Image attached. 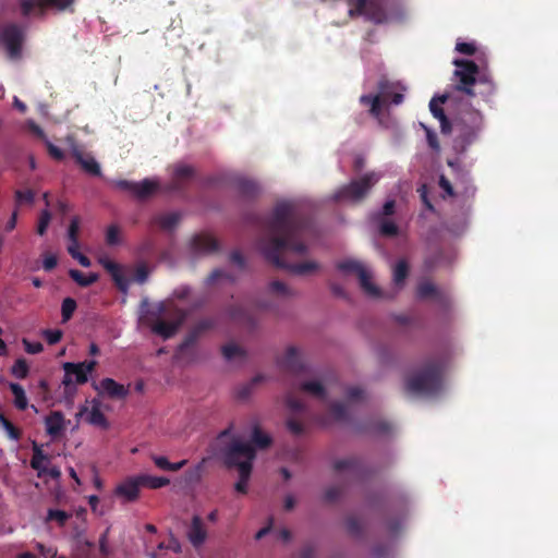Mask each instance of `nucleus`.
Returning a JSON list of instances; mask_svg holds the SVG:
<instances>
[{
    "instance_id": "nucleus-34",
    "label": "nucleus",
    "mask_w": 558,
    "mask_h": 558,
    "mask_svg": "<svg viewBox=\"0 0 558 558\" xmlns=\"http://www.w3.org/2000/svg\"><path fill=\"white\" fill-rule=\"evenodd\" d=\"M300 390L319 399H324L326 397V389L324 385L318 380L303 381L300 385Z\"/></svg>"
},
{
    "instance_id": "nucleus-11",
    "label": "nucleus",
    "mask_w": 558,
    "mask_h": 558,
    "mask_svg": "<svg viewBox=\"0 0 558 558\" xmlns=\"http://www.w3.org/2000/svg\"><path fill=\"white\" fill-rule=\"evenodd\" d=\"M116 187L121 191L130 192L137 198L144 199L157 192L158 182L145 179L142 182H133L129 180H118L114 182Z\"/></svg>"
},
{
    "instance_id": "nucleus-12",
    "label": "nucleus",
    "mask_w": 558,
    "mask_h": 558,
    "mask_svg": "<svg viewBox=\"0 0 558 558\" xmlns=\"http://www.w3.org/2000/svg\"><path fill=\"white\" fill-rule=\"evenodd\" d=\"M281 368L294 375L306 373V365L304 364L299 350L291 345L286 350L284 355L279 361Z\"/></svg>"
},
{
    "instance_id": "nucleus-58",
    "label": "nucleus",
    "mask_w": 558,
    "mask_h": 558,
    "mask_svg": "<svg viewBox=\"0 0 558 558\" xmlns=\"http://www.w3.org/2000/svg\"><path fill=\"white\" fill-rule=\"evenodd\" d=\"M269 290L271 293H275V294L281 295V296H288L291 294L288 287L279 280L271 281L269 283Z\"/></svg>"
},
{
    "instance_id": "nucleus-10",
    "label": "nucleus",
    "mask_w": 558,
    "mask_h": 558,
    "mask_svg": "<svg viewBox=\"0 0 558 558\" xmlns=\"http://www.w3.org/2000/svg\"><path fill=\"white\" fill-rule=\"evenodd\" d=\"M24 32L15 23L4 25L0 31V41L4 45L10 59H17L22 53Z\"/></svg>"
},
{
    "instance_id": "nucleus-39",
    "label": "nucleus",
    "mask_w": 558,
    "mask_h": 558,
    "mask_svg": "<svg viewBox=\"0 0 558 558\" xmlns=\"http://www.w3.org/2000/svg\"><path fill=\"white\" fill-rule=\"evenodd\" d=\"M229 316L236 322L252 324L253 319L242 305H232L228 310Z\"/></svg>"
},
{
    "instance_id": "nucleus-21",
    "label": "nucleus",
    "mask_w": 558,
    "mask_h": 558,
    "mask_svg": "<svg viewBox=\"0 0 558 558\" xmlns=\"http://www.w3.org/2000/svg\"><path fill=\"white\" fill-rule=\"evenodd\" d=\"M365 17L377 25L387 23L388 14L384 7V0H367Z\"/></svg>"
},
{
    "instance_id": "nucleus-32",
    "label": "nucleus",
    "mask_w": 558,
    "mask_h": 558,
    "mask_svg": "<svg viewBox=\"0 0 558 558\" xmlns=\"http://www.w3.org/2000/svg\"><path fill=\"white\" fill-rule=\"evenodd\" d=\"M9 388L14 396V405L17 410H25L28 407V400L25 393L24 388L16 383H11Z\"/></svg>"
},
{
    "instance_id": "nucleus-52",
    "label": "nucleus",
    "mask_w": 558,
    "mask_h": 558,
    "mask_svg": "<svg viewBox=\"0 0 558 558\" xmlns=\"http://www.w3.org/2000/svg\"><path fill=\"white\" fill-rule=\"evenodd\" d=\"M330 413L337 421H343L348 416L347 407L342 402H333L330 405Z\"/></svg>"
},
{
    "instance_id": "nucleus-43",
    "label": "nucleus",
    "mask_w": 558,
    "mask_h": 558,
    "mask_svg": "<svg viewBox=\"0 0 558 558\" xmlns=\"http://www.w3.org/2000/svg\"><path fill=\"white\" fill-rule=\"evenodd\" d=\"M350 17L366 15L367 0H347Z\"/></svg>"
},
{
    "instance_id": "nucleus-40",
    "label": "nucleus",
    "mask_w": 558,
    "mask_h": 558,
    "mask_svg": "<svg viewBox=\"0 0 558 558\" xmlns=\"http://www.w3.org/2000/svg\"><path fill=\"white\" fill-rule=\"evenodd\" d=\"M409 275V265L407 260L400 259L393 269V282L396 286H402Z\"/></svg>"
},
{
    "instance_id": "nucleus-18",
    "label": "nucleus",
    "mask_w": 558,
    "mask_h": 558,
    "mask_svg": "<svg viewBox=\"0 0 558 558\" xmlns=\"http://www.w3.org/2000/svg\"><path fill=\"white\" fill-rule=\"evenodd\" d=\"M142 486L140 476L130 477L124 482L120 483L114 490L118 497H122L125 501H134L137 499L140 494V487Z\"/></svg>"
},
{
    "instance_id": "nucleus-64",
    "label": "nucleus",
    "mask_w": 558,
    "mask_h": 558,
    "mask_svg": "<svg viewBox=\"0 0 558 558\" xmlns=\"http://www.w3.org/2000/svg\"><path fill=\"white\" fill-rule=\"evenodd\" d=\"M439 186L445 191V193L447 194V196H450V197H453L456 196L458 193H456L454 191V187L453 185L451 184V182L449 181L448 178H446L445 175H440L439 177V182H438Z\"/></svg>"
},
{
    "instance_id": "nucleus-51",
    "label": "nucleus",
    "mask_w": 558,
    "mask_h": 558,
    "mask_svg": "<svg viewBox=\"0 0 558 558\" xmlns=\"http://www.w3.org/2000/svg\"><path fill=\"white\" fill-rule=\"evenodd\" d=\"M227 279L230 281H234V278L222 269H214L208 277L206 278V283L208 286L216 283L219 279Z\"/></svg>"
},
{
    "instance_id": "nucleus-8",
    "label": "nucleus",
    "mask_w": 558,
    "mask_h": 558,
    "mask_svg": "<svg viewBox=\"0 0 558 558\" xmlns=\"http://www.w3.org/2000/svg\"><path fill=\"white\" fill-rule=\"evenodd\" d=\"M96 361H88L82 363L66 362L63 364L64 377L62 384L64 385V393L68 399H72L75 393L74 384L83 385L87 383L88 375L94 371Z\"/></svg>"
},
{
    "instance_id": "nucleus-62",
    "label": "nucleus",
    "mask_w": 558,
    "mask_h": 558,
    "mask_svg": "<svg viewBox=\"0 0 558 558\" xmlns=\"http://www.w3.org/2000/svg\"><path fill=\"white\" fill-rule=\"evenodd\" d=\"M48 154L58 161H61L64 159V153L61 148L53 145L48 138L45 141Z\"/></svg>"
},
{
    "instance_id": "nucleus-31",
    "label": "nucleus",
    "mask_w": 558,
    "mask_h": 558,
    "mask_svg": "<svg viewBox=\"0 0 558 558\" xmlns=\"http://www.w3.org/2000/svg\"><path fill=\"white\" fill-rule=\"evenodd\" d=\"M69 276L73 281L83 288L89 287L98 280L97 274L90 272L89 275H85L78 269H70Z\"/></svg>"
},
{
    "instance_id": "nucleus-20",
    "label": "nucleus",
    "mask_w": 558,
    "mask_h": 558,
    "mask_svg": "<svg viewBox=\"0 0 558 558\" xmlns=\"http://www.w3.org/2000/svg\"><path fill=\"white\" fill-rule=\"evenodd\" d=\"M192 250L198 254L215 253L219 250L218 241L209 234H196L191 242Z\"/></svg>"
},
{
    "instance_id": "nucleus-14",
    "label": "nucleus",
    "mask_w": 558,
    "mask_h": 558,
    "mask_svg": "<svg viewBox=\"0 0 558 558\" xmlns=\"http://www.w3.org/2000/svg\"><path fill=\"white\" fill-rule=\"evenodd\" d=\"M71 155L86 173L94 177L101 175L100 166L92 154L84 153L78 146H74L71 150Z\"/></svg>"
},
{
    "instance_id": "nucleus-24",
    "label": "nucleus",
    "mask_w": 558,
    "mask_h": 558,
    "mask_svg": "<svg viewBox=\"0 0 558 558\" xmlns=\"http://www.w3.org/2000/svg\"><path fill=\"white\" fill-rule=\"evenodd\" d=\"M417 296L420 299L433 298L439 303H445L447 301V296L441 291H439L429 280H425L418 283Z\"/></svg>"
},
{
    "instance_id": "nucleus-55",
    "label": "nucleus",
    "mask_w": 558,
    "mask_h": 558,
    "mask_svg": "<svg viewBox=\"0 0 558 558\" xmlns=\"http://www.w3.org/2000/svg\"><path fill=\"white\" fill-rule=\"evenodd\" d=\"M396 209V202L393 199L385 202L380 211L373 215V219H380L392 216Z\"/></svg>"
},
{
    "instance_id": "nucleus-48",
    "label": "nucleus",
    "mask_w": 558,
    "mask_h": 558,
    "mask_svg": "<svg viewBox=\"0 0 558 558\" xmlns=\"http://www.w3.org/2000/svg\"><path fill=\"white\" fill-rule=\"evenodd\" d=\"M345 527L350 535L354 537H359L362 535V524L359 519L355 517H348L345 520Z\"/></svg>"
},
{
    "instance_id": "nucleus-5",
    "label": "nucleus",
    "mask_w": 558,
    "mask_h": 558,
    "mask_svg": "<svg viewBox=\"0 0 558 558\" xmlns=\"http://www.w3.org/2000/svg\"><path fill=\"white\" fill-rule=\"evenodd\" d=\"M442 389V365L428 362L421 371L405 380V390L414 396L432 397Z\"/></svg>"
},
{
    "instance_id": "nucleus-7",
    "label": "nucleus",
    "mask_w": 558,
    "mask_h": 558,
    "mask_svg": "<svg viewBox=\"0 0 558 558\" xmlns=\"http://www.w3.org/2000/svg\"><path fill=\"white\" fill-rule=\"evenodd\" d=\"M454 125L458 132L457 141L461 144V149L465 150L478 138L483 130V114L474 108L462 110L456 118Z\"/></svg>"
},
{
    "instance_id": "nucleus-61",
    "label": "nucleus",
    "mask_w": 558,
    "mask_h": 558,
    "mask_svg": "<svg viewBox=\"0 0 558 558\" xmlns=\"http://www.w3.org/2000/svg\"><path fill=\"white\" fill-rule=\"evenodd\" d=\"M2 427L7 432V435L10 439L19 441L22 437V432L20 428L14 426L10 421L5 422Z\"/></svg>"
},
{
    "instance_id": "nucleus-4",
    "label": "nucleus",
    "mask_w": 558,
    "mask_h": 558,
    "mask_svg": "<svg viewBox=\"0 0 558 558\" xmlns=\"http://www.w3.org/2000/svg\"><path fill=\"white\" fill-rule=\"evenodd\" d=\"M453 64L457 68L453 73L456 78L454 89L457 92L473 97L476 95L474 90L476 85H485L488 94L494 92L495 87L492 78L486 73L481 74L478 65L474 61L457 59L453 61Z\"/></svg>"
},
{
    "instance_id": "nucleus-19",
    "label": "nucleus",
    "mask_w": 558,
    "mask_h": 558,
    "mask_svg": "<svg viewBox=\"0 0 558 558\" xmlns=\"http://www.w3.org/2000/svg\"><path fill=\"white\" fill-rule=\"evenodd\" d=\"M187 538L195 547H201L207 539V531L199 515H194L187 530Z\"/></svg>"
},
{
    "instance_id": "nucleus-53",
    "label": "nucleus",
    "mask_w": 558,
    "mask_h": 558,
    "mask_svg": "<svg viewBox=\"0 0 558 558\" xmlns=\"http://www.w3.org/2000/svg\"><path fill=\"white\" fill-rule=\"evenodd\" d=\"M216 319L215 318H203L198 320L193 329L202 336L204 332L213 329L216 326Z\"/></svg>"
},
{
    "instance_id": "nucleus-9",
    "label": "nucleus",
    "mask_w": 558,
    "mask_h": 558,
    "mask_svg": "<svg viewBox=\"0 0 558 558\" xmlns=\"http://www.w3.org/2000/svg\"><path fill=\"white\" fill-rule=\"evenodd\" d=\"M392 87L393 84L383 77L377 84L378 94L362 95L359 99L361 105L369 107L368 113L378 121H380L383 108L388 101Z\"/></svg>"
},
{
    "instance_id": "nucleus-29",
    "label": "nucleus",
    "mask_w": 558,
    "mask_h": 558,
    "mask_svg": "<svg viewBox=\"0 0 558 558\" xmlns=\"http://www.w3.org/2000/svg\"><path fill=\"white\" fill-rule=\"evenodd\" d=\"M199 335L192 328L189 333L185 336L181 344L178 347L175 352V357L178 360H183L184 355L187 351L196 344L199 339Z\"/></svg>"
},
{
    "instance_id": "nucleus-57",
    "label": "nucleus",
    "mask_w": 558,
    "mask_h": 558,
    "mask_svg": "<svg viewBox=\"0 0 558 558\" xmlns=\"http://www.w3.org/2000/svg\"><path fill=\"white\" fill-rule=\"evenodd\" d=\"M342 495V488L340 486H330L325 490L324 494V501L326 502H335L337 501Z\"/></svg>"
},
{
    "instance_id": "nucleus-30",
    "label": "nucleus",
    "mask_w": 558,
    "mask_h": 558,
    "mask_svg": "<svg viewBox=\"0 0 558 558\" xmlns=\"http://www.w3.org/2000/svg\"><path fill=\"white\" fill-rule=\"evenodd\" d=\"M86 422L94 425L107 429L109 427L108 420L105 414L101 412L99 405L95 403L92 407V410L88 412L86 416Z\"/></svg>"
},
{
    "instance_id": "nucleus-6",
    "label": "nucleus",
    "mask_w": 558,
    "mask_h": 558,
    "mask_svg": "<svg viewBox=\"0 0 558 558\" xmlns=\"http://www.w3.org/2000/svg\"><path fill=\"white\" fill-rule=\"evenodd\" d=\"M381 179V174L369 171L348 184L341 185L332 195V199L339 203L361 204L371 193L372 189Z\"/></svg>"
},
{
    "instance_id": "nucleus-1",
    "label": "nucleus",
    "mask_w": 558,
    "mask_h": 558,
    "mask_svg": "<svg viewBox=\"0 0 558 558\" xmlns=\"http://www.w3.org/2000/svg\"><path fill=\"white\" fill-rule=\"evenodd\" d=\"M312 231L311 221L301 215L289 203L277 204L264 223V233L257 246L265 259L277 268L289 270L294 275H306L318 269L316 262L290 264L283 255L292 252L298 255L307 253L304 242L306 234Z\"/></svg>"
},
{
    "instance_id": "nucleus-13",
    "label": "nucleus",
    "mask_w": 558,
    "mask_h": 558,
    "mask_svg": "<svg viewBox=\"0 0 558 558\" xmlns=\"http://www.w3.org/2000/svg\"><path fill=\"white\" fill-rule=\"evenodd\" d=\"M448 166L452 169L458 193L469 196L474 194V186L471 183L470 172L463 169L458 161H448Z\"/></svg>"
},
{
    "instance_id": "nucleus-23",
    "label": "nucleus",
    "mask_w": 558,
    "mask_h": 558,
    "mask_svg": "<svg viewBox=\"0 0 558 558\" xmlns=\"http://www.w3.org/2000/svg\"><path fill=\"white\" fill-rule=\"evenodd\" d=\"M45 425L47 434L57 437L64 429V415L60 411H53L46 416Z\"/></svg>"
},
{
    "instance_id": "nucleus-25",
    "label": "nucleus",
    "mask_w": 558,
    "mask_h": 558,
    "mask_svg": "<svg viewBox=\"0 0 558 558\" xmlns=\"http://www.w3.org/2000/svg\"><path fill=\"white\" fill-rule=\"evenodd\" d=\"M180 219L179 213L158 214L151 218L150 223L163 230H171L179 223Z\"/></svg>"
},
{
    "instance_id": "nucleus-3",
    "label": "nucleus",
    "mask_w": 558,
    "mask_h": 558,
    "mask_svg": "<svg viewBox=\"0 0 558 558\" xmlns=\"http://www.w3.org/2000/svg\"><path fill=\"white\" fill-rule=\"evenodd\" d=\"M151 331L163 339L172 338L186 319V313L172 304L160 302L146 313Z\"/></svg>"
},
{
    "instance_id": "nucleus-44",
    "label": "nucleus",
    "mask_w": 558,
    "mask_h": 558,
    "mask_svg": "<svg viewBox=\"0 0 558 558\" xmlns=\"http://www.w3.org/2000/svg\"><path fill=\"white\" fill-rule=\"evenodd\" d=\"M76 307H77L76 301L72 298H65L62 301L61 316H62L63 323H65L72 318Z\"/></svg>"
},
{
    "instance_id": "nucleus-37",
    "label": "nucleus",
    "mask_w": 558,
    "mask_h": 558,
    "mask_svg": "<svg viewBox=\"0 0 558 558\" xmlns=\"http://www.w3.org/2000/svg\"><path fill=\"white\" fill-rule=\"evenodd\" d=\"M364 432L375 435H385L391 432V425L386 421L373 420L364 426Z\"/></svg>"
},
{
    "instance_id": "nucleus-33",
    "label": "nucleus",
    "mask_w": 558,
    "mask_h": 558,
    "mask_svg": "<svg viewBox=\"0 0 558 558\" xmlns=\"http://www.w3.org/2000/svg\"><path fill=\"white\" fill-rule=\"evenodd\" d=\"M271 437L262 432L258 426H255L252 434L251 442H248L253 449H266L271 445ZM256 452V450H254Z\"/></svg>"
},
{
    "instance_id": "nucleus-27",
    "label": "nucleus",
    "mask_w": 558,
    "mask_h": 558,
    "mask_svg": "<svg viewBox=\"0 0 558 558\" xmlns=\"http://www.w3.org/2000/svg\"><path fill=\"white\" fill-rule=\"evenodd\" d=\"M333 469L337 472L347 471L354 476H360L362 474V463L357 458L338 460L335 462Z\"/></svg>"
},
{
    "instance_id": "nucleus-49",
    "label": "nucleus",
    "mask_w": 558,
    "mask_h": 558,
    "mask_svg": "<svg viewBox=\"0 0 558 558\" xmlns=\"http://www.w3.org/2000/svg\"><path fill=\"white\" fill-rule=\"evenodd\" d=\"M14 197H15L16 206H21L23 204L31 205L34 203L35 193L32 190H26V191L17 190V191H15Z\"/></svg>"
},
{
    "instance_id": "nucleus-35",
    "label": "nucleus",
    "mask_w": 558,
    "mask_h": 558,
    "mask_svg": "<svg viewBox=\"0 0 558 558\" xmlns=\"http://www.w3.org/2000/svg\"><path fill=\"white\" fill-rule=\"evenodd\" d=\"M361 288L371 296L378 298L380 295L379 289L371 281V275L364 268L357 275Z\"/></svg>"
},
{
    "instance_id": "nucleus-41",
    "label": "nucleus",
    "mask_w": 558,
    "mask_h": 558,
    "mask_svg": "<svg viewBox=\"0 0 558 558\" xmlns=\"http://www.w3.org/2000/svg\"><path fill=\"white\" fill-rule=\"evenodd\" d=\"M379 227V233L384 236H396L399 232L398 226L386 218L374 219Z\"/></svg>"
},
{
    "instance_id": "nucleus-46",
    "label": "nucleus",
    "mask_w": 558,
    "mask_h": 558,
    "mask_svg": "<svg viewBox=\"0 0 558 558\" xmlns=\"http://www.w3.org/2000/svg\"><path fill=\"white\" fill-rule=\"evenodd\" d=\"M221 353L227 361H231L238 356H240V357L245 356L244 350L234 343H229V344L223 345L221 348Z\"/></svg>"
},
{
    "instance_id": "nucleus-22",
    "label": "nucleus",
    "mask_w": 558,
    "mask_h": 558,
    "mask_svg": "<svg viewBox=\"0 0 558 558\" xmlns=\"http://www.w3.org/2000/svg\"><path fill=\"white\" fill-rule=\"evenodd\" d=\"M100 389L112 399H124L128 393V387L117 383L112 378H104L99 383Z\"/></svg>"
},
{
    "instance_id": "nucleus-28",
    "label": "nucleus",
    "mask_w": 558,
    "mask_h": 558,
    "mask_svg": "<svg viewBox=\"0 0 558 558\" xmlns=\"http://www.w3.org/2000/svg\"><path fill=\"white\" fill-rule=\"evenodd\" d=\"M236 189L242 196L247 198H254L259 194L258 184L248 179H239L236 181Z\"/></svg>"
},
{
    "instance_id": "nucleus-59",
    "label": "nucleus",
    "mask_w": 558,
    "mask_h": 558,
    "mask_svg": "<svg viewBox=\"0 0 558 558\" xmlns=\"http://www.w3.org/2000/svg\"><path fill=\"white\" fill-rule=\"evenodd\" d=\"M62 331L60 329H45L43 336L49 344L58 343L62 338Z\"/></svg>"
},
{
    "instance_id": "nucleus-2",
    "label": "nucleus",
    "mask_w": 558,
    "mask_h": 558,
    "mask_svg": "<svg viewBox=\"0 0 558 558\" xmlns=\"http://www.w3.org/2000/svg\"><path fill=\"white\" fill-rule=\"evenodd\" d=\"M227 438L230 441L221 448L223 463L228 469H236L239 481L234 489L240 494L247 493V483L252 474L255 451L250 444H244L241 439L231 436L230 428L222 430L217 437V444L220 447Z\"/></svg>"
},
{
    "instance_id": "nucleus-60",
    "label": "nucleus",
    "mask_w": 558,
    "mask_h": 558,
    "mask_svg": "<svg viewBox=\"0 0 558 558\" xmlns=\"http://www.w3.org/2000/svg\"><path fill=\"white\" fill-rule=\"evenodd\" d=\"M287 407L293 412H301L304 410V403L292 393H289L286 398Z\"/></svg>"
},
{
    "instance_id": "nucleus-47",
    "label": "nucleus",
    "mask_w": 558,
    "mask_h": 558,
    "mask_svg": "<svg viewBox=\"0 0 558 558\" xmlns=\"http://www.w3.org/2000/svg\"><path fill=\"white\" fill-rule=\"evenodd\" d=\"M74 0H39L40 7H48L58 11H64L72 7Z\"/></svg>"
},
{
    "instance_id": "nucleus-26",
    "label": "nucleus",
    "mask_w": 558,
    "mask_h": 558,
    "mask_svg": "<svg viewBox=\"0 0 558 558\" xmlns=\"http://www.w3.org/2000/svg\"><path fill=\"white\" fill-rule=\"evenodd\" d=\"M45 462H49V457L44 453L40 446L36 442L33 444V457L31 459L32 469L37 471L38 477H41L46 473Z\"/></svg>"
},
{
    "instance_id": "nucleus-42",
    "label": "nucleus",
    "mask_w": 558,
    "mask_h": 558,
    "mask_svg": "<svg viewBox=\"0 0 558 558\" xmlns=\"http://www.w3.org/2000/svg\"><path fill=\"white\" fill-rule=\"evenodd\" d=\"M336 266L344 274H355L356 276L364 269L363 265L354 259L341 260Z\"/></svg>"
},
{
    "instance_id": "nucleus-15",
    "label": "nucleus",
    "mask_w": 558,
    "mask_h": 558,
    "mask_svg": "<svg viewBox=\"0 0 558 558\" xmlns=\"http://www.w3.org/2000/svg\"><path fill=\"white\" fill-rule=\"evenodd\" d=\"M100 263L110 275L118 290L126 293L130 288V280L124 276L123 267L110 259H101Z\"/></svg>"
},
{
    "instance_id": "nucleus-54",
    "label": "nucleus",
    "mask_w": 558,
    "mask_h": 558,
    "mask_svg": "<svg viewBox=\"0 0 558 558\" xmlns=\"http://www.w3.org/2000/svg\"><path fill=\"white\" fill-rule=\"evenodd\" d=\"M70 517L68 512L58 509H49L47 515L48 520L57 521L61 526L66 523Z\"/></svg>"
},
{
    "instance_id": "nucleus-16",
    "label": "nucleus",
    "mask_w": 558,
    "mask_h": 558,
    "mask_svg": "<svg viewBox=\"0 0 558 558\" xmlns=\"http://www.w3.org/2000/svg\"><path fill=\"white\" fill-rule=\"evenodd\" d=\"M195 175V170L192 166L178 163L173 166L172 181L169 190L182 191L185 184Z\"/></svg>"
},
{
    "instance_id": "nucleus-36",
    "label": "nucleus",
    "mask_w": 558,
    "mask_h": 558,
    "mask_svg": "<svg viewBox=\"0 0 558 558\" xmlns=\"http://www.w3.org/2000/svg\"><path fill=\"white\" fill-rule=\"evenodd\" d=\"M264 380H265V376L264 375L259 374V375L254 376L248 383L242 385L238 389L236 398L240 399V400L247 399L251 396L254 387L256 385H258L259 383L264 381Z\"/></svg>"
},
{
    "instance_id": "nucleus-63",
    "label": "nucleus",
    "mask_w": 558,
    "mask_h": 558,
    "mask_svg": "<svg viewBox=\"0 0 558 558\" xmlns=\"http://www.w3.org/2000/svg\"><path fill=\"white\" fill-rule=\"evenodd\" d=\"M287 428L289 429V432L295 436H300L304 433V425L298 421V420H294V418H289L287 421Z\"/></svg>"
},
{
    "instance_id": "nucleus-17",
    "label": "nucleus",
    "mask_w": 558,
    "mask_h": 558,
    "mask_svg": "<svg viewBox=\"0 0 558 558\" xmlns=\"http://www.w3.org/2000/svg\"><path fill=\"white\" fill-rule=\"evenodd\" d=\"M450 98L449 94H444L438 97H433L429 101V110L432 114L439 120L440 122V130L441 133L448 134L451 132L452 125L447 116L445 114L444 109L441 108V105L447 102V100Z\"/></svg>"
},
{
    "instance_id": "nucleus-45",
    "label": "nucleus",
    "mask_w": 558,
    "mask_h": 558,
    "mask_svg": "<svg viewBox=\"0 0 558 558\" xmlns=\"http://www.w3.org/2000/svg\"><path fill=\"white\" fill-rule=\"evenodd\" d=\"M11 373L14 377H16L19 379L26 378L29 373V366H28L26 360L17 359L11 368Z\"/></svg>"
},
{
    "instance_id": "nucleus-50",
    "label": "nucleus",
    "mask_w": 558,
    "mask_h": 558,
    "mask_svg": "<svg viewBox=\"0 0 558 558\" xmlns=\"http://www.w3.org/2000/svg\"><path fill=\"white\" fill-rule=\"evenodd\" d=\"M50 221L51 213L48 209L41 210L38 218V225L36 230L39 235H44L47 232Z\"/></svg>"
},
{
    "instance_id": "nucleus-38",
    "label": "nucleus",
    "mask_w": 558,
    "mask_h": 558,
    "mask_svg": "<svg viewBox=\"0 0 558 558\" xmlns=\"http://www.w3.org/2000/svg\"><path fill=\"white\" fill-rule=\"evenodd\" d=\"M142 486L157 489L167 486L170 481L162 476L141 475L140 476Z\"/></svg>"
},
{
    "instance_id": "nucleus-56",
    "label": "nucleus",
    "mask_w": 558,
    "mask_h": 558,
    "mask_svg": "<svg viewBox=\"0 0 558 558\" xmlns=\"http://www.w3.org/2000/svg\"><path fill=\"white\" fill-rule=\"evenodd\" d=\"M80 222L81 221L77 216L71 219L68 228V239L70 242L78 241Z\"/></svg>"
}]
</instances>
